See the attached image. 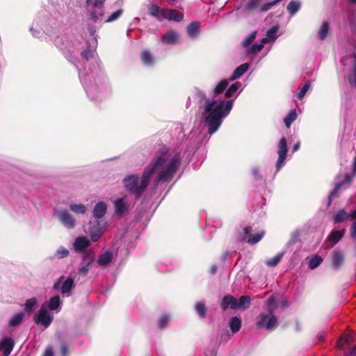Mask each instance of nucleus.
<instances>
[{
  "label": "nucleus",
  "mask_w": 356,
  "mask_h": 356,
  "mask_svg": "<svg viewBox=\"0 0 356 356\" xmlns=\"http://www.w3.org/2000/svg\"><path fill=\"white\" fill-rule=\"evenodd\" d=\"M61 356H67V347L65 343L61 345Z\"/></svg>",
  "instance_id": "obj_59"
},
{
  "label": "nucleus",
  "mask_w": 356,
  "mask_h": 356,
  "mask_svg": "<svg viewBox=\"0 0 356 356\" xmlns=\"http://www.w3.org/2000/svg\"><path fill=\"white\" fill-rule=\"evenodd\" d=\"M195 99L202 109V117L204 118V126L208 128L210 135L215 134L222 123V119L230 113L234 100L227 102L218 100L213 97L211 99L207 97L202 90H197L195 93Z\"/></svg>",
  "instance_id": "obj_1"
},
{
  "label": "nucleus",
  "mask_w": 356,
  "mask_h": 356,
  "mask_svg": "<svg viewBox=\"0 0 356 356\" xmlns=\"http://www.w3.org/2000/svg\"><path fill=\"white\" fill-rule=\"evenodd\" d=\"M344 261V255L340 251H334L332 258V267L335 270H339L343 265Z\"/></svg>",
  "instance_id": "obj_14"
},
{
  "label": "nucleus",
  "mask_w": 356,
  "mask_h": 356,
  "mask_svg": "<svg viewBox=\"0 0 356 356\" xmlns=\"http://www.w3.org/2000/svg\"><path fill=\"white\" fill-rule=\"evenodd\" d=\"M180 165V154L176 153L170 159L166 168L161 170L155 181L156 184L160 181H168L172 179L175 172L177 171Z\"/></svg>",
  "instance_id": "obj_3"
},
{
  "label": "nucleus",
  "mask_w": 356,
  "mask_h": 356,
  "mask_svg": "<svg viewBox=\"0 0 356 356\" xmlns=\"http://www.w3.org/2000/svg\"><path fill=\"white\" fill-rule=\"evenodd\" d=\"M352 177L350 174H346L344 180L335 184L334 189L330 192L327 198V207H330L334 198L339 196V192L342 186L346 184H350Z\"/></svg>",
  "instance_id": "obj_10"
},
{
  "label": "nucleus",
  "mask_w": 356,
  "mask_h": 356,
  "mask_svg": "<svg viewBox=\"0 0 356 356\" xmlns=\"http://www.w3.org/2000/svg\"><path fill=\"white\" fill-rule=\"evenodd\" d=\"M177 40V35L172 30L161 36V41L165 44H175Z\"/></svg>",
  "instance_id": "obj_23"
},
{
  "label": "nucleus",
  "mask_w": 356,
  "mask_h": 356,
  "mask_svg": "<svg viewBox=\"0 0 356 356\" xmlns=\"http://www.w3.org/2000/svg\"><path fill=\"white\" fill-rule=\"evenodd\" d=\"M350 233L353 238H356V221L352 223L350 229Z\"/></svg>",
  "instance_id": "obj_55"
},
{
  "label": "nucleus",
  "mask_w": 356,
  "mask_h": 356,
  "mask_svg": "<svg viewBox=\"0 0 356 356\" xmlns=\"http://www.w3.org/2000/svg\"><path fill=\"white\" fill-rule=\"evenodd\" d=\"M95 261V253L92 251L87 252L83 257L80 266L79 268V273L82 276H86L92 264Z\"/></svg>",
  "instance_id": "obj_9"
},
{
  "label": "nucleus",
  "mask_w": 356,
  "mask_h": 356,
  "mask_svg": "<svg viewBox=\"0 0 356 356\" xmlns=\"http://www.w3.org/2000/svg\"><path fill=\"white\" fill-rule=\"evenodd\" d=\"M288 152V148L286 145V139L283 137L280 139L278 143V159L276 162V171H279L283 166L286 154Z\"/></svg>",
  "instance_id": "obj_7"
},
{
  "label": "nucleus",
  "mask_w": 356,
  "mask_h": 356,
  "mask_svg": "<svg viewBox=\"0 0 356 356\" xmlns=\"http://www.w3.org/2000/svg\"><path fill=\"white\" fill-rule=\"evenodd\" d=\"M241 83L239 82H235L232 84L229 88L225 91V97L230 98L232 97L234 93L237 91L238 88L240 87Z\"/></svg>",
  "instance_id": "obj_39"
},
{
  "label": "nucleus",
  "mask_w": 356,
  "mask_h": 356,
  "mask_svg": "<svg viewBox=\"0 0 356 356\" xmlns=\"http://www.w3.org/2000/svg\"><path fill=\"white\" fill-rule=\"evenodd\" d=\"M346 229L334 230L333 229L324 242L325 249L332 248L338 243L344 236Z\"/></svg>",
  "instance_id": "obj_8"
},
{
  "label": "nucleus",
  "mask_w": 356,
  "mask_h": 356,
  "mask_svg": "<svg viewBox=\"0 0 356 356\" xmlns=\"http://www.w3.org/2000/svg\"><path fill=\"white\" fill-rule=\"evenodd\" d=\"M252 175L254 176L256 179H261V176L260 175L259 170L257 168H254L252 171Z\"/></svg>",
  "instance_id": "obj_58"
},
{
  "label": "nucleus",
  "mask_w": 356,
  "mask_h": 356,
  "mask_svg": "<svg viewBox=\"0 0 356 356\" xmlns=\"http://www.w3.org/2000/svg\"><path fill=\"white\" fill-rule=\"evenodd\" d=\"M70 209L72 211L77 214H84L86 212V207L82 204H72L70 206Z\"/></svg>",
  "instance_id": "obj_38"
},
{
  "label": "nucleus",
  "mask_w": 356,
  "mask_h": 356,
  "mask_svg": "<svg viewBox=\"0 0 356 356\" xmlns=\"http://www.w3.org/2000/svg\"><path fill=\"white\" fill-rule=\"evenodd\" d=\"M252 228L251 226H246L243 228V236L242 238V241H245L247 236H250L251 235Z\"/></svg>",
  "instance_id": "obj_54"
},
{
  "label": "nucleus",
  "mask_w": 356,
  "mask_h": 356,
  "mask_svg": "<svg viewBox=\"0 0 356 356\" xmlns=\"http://www.w3.org/2000/svg\"><path fill=\"white\" fill-rule=\"evenodd\" d=\"M149 12L152 16L159 18L160 9L158 6L155 4L150 5V6L149 7Z\"/></svg>",
  "instance_id": "obj_50"
},
{
  "label": "nucleus",
  "mask_w": 356,
  "mask_h": 356,
  "mask_svg": "<svg viewBox=\"0 0 356 356\" xmlns=\"http://www.w3.org/2000/svg\"><path fill=\"white\" fill-rule=\"evenodd\" d=\"M263 49V44H253L249 50L250 54H256Z\"/></svg>",
  "instance_id": "obj_53"
},
{
  "label": "nucleus",
  "mask_w": 356,
  "mask_h": 356,
  "mask_svg": "<svg viewBox=\"0 0 356 356\" xmlns=\"http://www.w3.org/2000/svg\"><path fill=\"white\" fill-rule=\"evenodd\" d=\"M141 61L145 65H152L154 61V56L147 49L143 50L140 54Z\"/></svg>",
  "instance_id": "obj_21"
},
{
  "label": "nucleus",
  "mask_w": 356,
  "mask_h": 356,
  "mask_svg": "<svg viewBox=\"0 0 356 356\" xmlns=\"http://www.w3.org/2000/svg\"><path fill=\"white\" fill-rule=\"evenodd\" d=\"M36 304L37 300L35 298H32L26 300L24 304L25 311L29 314H31L34 311Z\"/></svg>",
  "instance_id": "obj_35"
},
{
  "label": "nucleus",
  "mask_w": 356,
  "mask_h": 356,
  "mask_svg": "<svg viewBox=\"0 0 356 356\" xmlns=\"http://www.w3.org/2000/svg\"><path fill=\"white\" fill-rule=\"evenodd\" d=\"M90 245V243L88 239L83 236H79L76 238L74 247L75 250L81 251L87 248Z\"/></svg>",
  "instance_id": "obj_18"
},
{
  "label": "nucleus",
  "mask_w": 356,
  "mask_h": 356,
  "mask_svg": "<svg viewBox=\"0 0 356 356\" xmlns=\"http://www.w3.org/2000/svg\"><path fill=\"white\" fill-rule=\"evenodd\" d=\"M256 325L259 328H265L266 330L272 331L278 325V318L275 312H261L257 318Z\"/></svg>",
  "instance_id": "obj_4"
},
{
  "label": "nucleus",
  "mask_w": 356,
  "mask_h": 356,
  "mask_svg": "<svg viewBox=\"0 0 356 356\" xmlns=\"http://www.w3.org/2000/svg\"><path fill=\"white\" fill-rule=\"evenodd\" d=\"M237 299L231 295H226L223 297L221 307L223 310L227 309L230 307L232 309H236Z\"/></svg>",
  "instance_id": "obj_15"
},
{
  "label": "nucleus",
  "mask_w": 356,
  "mask_h": 356,
  "mask_svg": "<svg viewBox=\"0 0 356 356\" xmlns=\"http://www.w3.org/2000/svg\"><path fill=\"white\" fill-rule=\"evenodd\" d=\"M195 309L196 312L198 314V315L202 318H204L207 316V308L204 303L202 302H197L195 304Z\"/></svg>",
  "instance_id": "obj_34"
},
{
  "label": "nucleus",
  "mask_w": 356,
  "mask_h": 356,
  "mask_svg": "<svg viewBox=\"0 0 356 356\" xmlns=\"http://www.w3.org/2000/svg\"><path fill=\"white\" fill-rule=\"evenodd\" d=\"M63 276H61L58 278V280H57V282L54 284V289L55 290H58L59 288H60V284L63 279Z\"/></svg>",
  "instance_id": "obj_60"
},
{
  "label": "nucleus",
  "mask_w": 356,
  "mask_h": 356,
  "mask_svg": "<svg viewBox=\"0 0 356 356\" xmlns=\"http://www.w3.org/2000/svg\"><path fill=\"white\" fill-rule=\"evenodd\" d=\"M24 314L23 312L15 314L9 321V325L15 327L19 325L23 321Z\"/></svg>",
  "instance_id": "obj_32"
},
{
  "label": "nucleus",
  "mask_w": 356,
  "mask_h": 356,
  "mask_svg": "<svg viewBox=\"0 0 356 356\" xmlns=\"http://www.w3.org/2000/svg\"><path fill=\"white\" fill-rule=\"evenodd\" d=\"M209 272L212 274V275H215L217 272V266L216 265H213L210 270H209Z\"/></svg>",
  "instance_id": "obj_61"
},
{
  "label": "nucleus",
  "mask_w": 356,
  "mask_h": 356,
  "mask_svg": "<svg viewBox=\"0 0 356 356\" xmlns=\"http://www.w3.org/2000/svg\"><path fill=\"white\" fill-rule=\"evenodd\" d=\"M170 321V316L166 314L162 315L159 319V326L161 329H165Z\"/></svg>",
  "instance_id": "obj_47"
},
{
  "label": "nucleus",
  "mask_w": 356,
  "mask_h": 356,
  "mask_svg": "<svg viewBox=\"0 0 356 356\" xmlns=\"http://www.w3.org/2000/svg\"><path fill=\"white\" fill-rule=\"evenodd\" d=\"M241 320L239 317L234 316L230 319L229 327L233 333H236L241 329Z\"/></svg>",
  "instance_id": "obj_28"
},
{
  "label": "nucleus",
  "mask_w": 356,
  "mask_h": 356,
  "mask_svg": "<svg viewBox=\"0 0 356 356\" xmlns=\"http://www.w3.org/2000/svg\"><path fill=\"white\" fill-rule=\"evenodd\" d=\"M57 216L59 220L65 227L69 229H72L75 227V220L67 210H61L58 211Z\"/></svg>",
  "instance_id": "obj_11"
},
{
  "label": "nucleus",
  "mask_w": 356,
  "mask_h": 356,
  "mask_svg": "<svg viewBox=\"0 0 356 356\" xmlns=\"http://www.w3.org/2000/svg\"><path fill=\"white\" fill-rule=\"evenodd\" d=\"M229 80L223 79L220 81V82L216 86L213 90V97L217 99V97L219 95L222 94L228 86Z\"/></svg>",
  "instance_id": "obj_24"
},
{
  "label": "nucleus",
  "mask_w": 356,
  "mask_h": 356,
  "mask_svg": "<svg viewBox=\"0 0 356 356\" xmlns=\"http://www.w3.org/2000/svg\"><path fill=\"white\" fill-rule=\"evenodd\" d=\"M42 356H54V351L51 347L47 348L43 353Z\"/></svg>",
  "instance_id": "obj_57"
},
{
  "label": "nucleus",
  "mask_w": 356,
  "mask_h": 356,
  "mask_svg": "<svg viewBox=\"0 0 356 356\" xmlns=\"http://www.w3.org/2000/svg\"><path fill=\"white\" fill-rule=\"evenodd\" d=\"M349 218V214L344 210H339L334 216L333 220L334 223L343 222Z\"/></svg>",
  "instance_id": "obj_30"
},
{
  "label": "nucleus",
  "mask_w": 356,
  "mask_h": 356,
  "mask_svg": "<svg viewBox=\"0 0 356 356\" xmlns=\"http://www.w3.org/2000/svg\"><path fill=\"white\" fill-rule=\"evenodd\" d=\"M300 142H297L293 147V152H296L299 148H300Z\"/></svg>",
  "instance_id": "obj_62"
},
{
  "label": "nucleus",
  "mask_w": 356,
  "mask_h": 356,
  "mask_svg": "<svg viewBox=\"0 0 356 356\" xmlns=\"http://www.w3.org/2000/svg\"><path fill=\"white\" fill-rule=\"evenodd\" d=\"M299 8L300 3L294 1H290L287 6V10L291 15H294L299 10Z\"/></svg>",
  "instance_id": "obj_43"
},
{
  "label": "nucleus",
  "mask_w": 356,
  "mask_h": 356,
  "mask_svg": "<svg viewBox=\"0 0 356 356\" xmlns=\"http://www.w3.org/2000/svg\"><path fill=\"white\" fill-rule=\"evenodd\" d=\"M329 28H330V24H329L328 22H327V21L323 22V24L318 33V38L319 40H324L327 38L328 31H329Z\"/></svg>",
  "instance_id": "obj_29"
},
{
  "label": "nucleus",
  "mask_w": 356,
  "mask_h": 356,
  "mask_svg": "<svg viewBox=\"0 0 356 356\" xmlns=\"http://www.w3.org/2000/svg\"><path fill=\"white\" fill-rule=\"evenodd\" d=\"M349 218L352 220H356V209L349 214Z\"/></svg>",
  "instance_id": "obj_64"
},
{
  "label": "nucleus",
  "mask_w": 356,
  "mask_h": 356,
  "mask_svg": "<svg viewBox=\"0 0 356 356\" xmlns=\"http://www.w3.org/2000/svg\"><path fill=\"white\" fill-rule=\"evenodd\" d=\"M353 61L351 67V73L348 76L350 85L356 88V54H353Z\"/></svg>",
  "instance_id": "obj_20"
},
{
  "label": "nucleus",
  "mask_w": 356,
  "mask_h": 356,
  "mask_svg": "<svg viewBox=\"0 0 356 356\" xmlns=\"http://www.w3.org/2000/svg\"><path fill=\"white\" fill-rule=\"evenodd\" d=\"M122 13H123L122 9H119V10L115 11L107 18V19L105 21V22L110 23V22L115 21L122 15Z\"/></svg>",
  "instance_id": "obj_46"
},
{
  "label": "nucleus",
  "mask_w": 356,
  "mask_h": 356,
  "mask_svg": "<svg viewBox=\"0 0 356 356\" xmlns=\"http://www.w3.org/2000/svg\"><path fill=\"white\" fill-rule=\"evenodd\" d=\"M107 210V206L104 202H98L93 209V216L99 219L104 216Z\"/></svg>",
  "instance_id": "obj_16"
},
{
  "label": "nucleus",
  "mask_w": 356,
  "mask_h": 356,
  "mask_svg": "<svg viewBox=\"0 0 356 356\" xmlns=\"http://www.w3.org/2000/svg\"><path fill=\"white\" fill-rule=\"evenodd\" d=\"M34 321L36 324H41L47 328L52 323L53 316L49 314L46 308L42 307L34 316Z\"/></svg>",
  "instance_id": "obj_6"
},
{
  "label": "nucleus",
  "mask_w": 356,
  "mask_h": 356,
  "mask_svg": "<svg viewBox=\"0 0 356 356\" xmlns=\"http://www.w3.org/2000/svg\"><path fill=\"white\" fill-rule=\"evenodd\" d=\"M113 258V256L111 252H106L99 256L97 263L99 266H106L112 261Z\"/></svg>",
  "instance_id": "obj_22"
},
{
  "label": "nucleus",
  "mask_w": 356,
  "mask_h": 356,
  "mask_svg": "<svg viewBox=\"0 0 356 356\" xmlns=\"http://www.w3.org/2000/svg\"><path fill=\"white\" fill-rule=\"evenodd\" d=\"M114 205L115 213L118 215H122L127 211L128 206L122 198L115 200Z\"/></svg>",
  "instance_id": "obj_26"
},
{
  "label": "nucleus",
  "mask_w": 356,
  "mask_h": 356,
  "mask_svg": "<svg viewBox=\"0 0 356 356\" xmlns=\"http://www.w3.org/2000/svg\"><path fill=\"white\" fill-rule=\"evenodd\" d=\"M276 302V298L274 296H271L268 298L267 300V305H268V311L270 312H275V309H276L277 306L275 305Z\"/></svg>",
  "instance_id": "obj_44"
},
{
  "label": "nucleus",
  "mask_w": 356,
  "mask_h": 356,
  "mask_svg": "<svg viewBox=\"0 0 356 356\" xmlns=\"http://www.w3.org/2000/svg\"><path fill=\"white\" fill-rule=\"evenodd\" d=\"M251 298L249 296H242L236 302V309L245 310L250 305Z\"/></svg>",
  "instance_id": "obj_25"
},
{
  "label": "nucleus",
  "mask_w": 356,
  "mask_h": 356,
  "mask_svg": "<svg viewBox=\"0 0 356 356\" xmlns=\"http://www.w3.org/2000/svg\"><path fill=\"white\" fill-rule=\"evenodd\" d=\"M348 341L349 339L348 337H341L338 341V347L340 348H342L346 343L348 342Z\"/></svg>",
  "instance_id": "obj_56"
},
{
  "label": "nucleus",
  "mask_w": 356,
  "mask_h": 356,
  "mask_svg": "<svg viewBox=\"0 0 356 356\" xmlns=\"http://www.w3.org/2000/svg\"><path fill=\"white\" fill-rule=\"evenodd\" d=\"M200 22L195 21L189 24L186 28L187 33L190 36H194L199 33Z\"/></svg>",
  "instance_id": "obj_27"
},
{
  "label": "nucleus",
  "mask_w": 356,
  "mask_h": 356,
  "mask_svg": "<svg viewBox=\"0 0 356 356\" xmlns=\"http://www.w3.org/2000/svg\"><path fill=\"white\" fill-rule=\"evenodd\" d=\"M75 286L73 278L68 277L63 283L60 288L61 293L69 296L72 289Z\"/></svg>",
  "instance_id": "obj_19"
},
{
  "label": "nucleus",
  "mask_w": 356,
  "mask_h": 356,
  "mask_svg": "<svg viewBox=\"0 0 356 356\" xmlns=\"http://www.w3.org/2000/svg\"><path fill=\"white\" fill-rule=\"evenodd\" d=\"M282 0H275L273 1L268 2L266 3L262 4L259 8V10L260 12H266L268 10H270L273 6L277 5L280 2H281Z\"/></svg>",
  "instance_id": "obj_42"
},
{
  "label": "nucleus",
  "mask_w": 356,
  "mask_h": 356,
  "mask_svg": "<svg viewBox=\"0 0 356 356\" xmlns=\"http://www.w3.org/2000/svg\"><path fill=\"white\" fill-rule=\"evenodd\" d=\"M15 343L11 338H5L3 340L0 341V349L3 350V356H8L13 347Z\"/></svg>",
  "instance_id": "obj_13"
},
{
  "label": "nucleus",
  "mask_w": 356,
  "mask_h": 356,
  "mask_svg": "<svg viewBox=\"0 0 356 356\" xmlns=\"http://www.w3.org/2000/svg\"><path fill=\"white\" fill-rule=\"evenodd\" d=\"M310 86L311 84L309 82H307L305 84V86L301 88V90L297 95V97L298 99H302L305 97Z\"/></svg>",
  "instance_id": "obj_49"
},
{
  "label": "nucleus",
  "mask_w": 356,
  "mask_h": 356,
  "mask_svg": "<svg viewBox=\"0 0 356 356\" xmlns=\"http://www.w3.org/2000/svg\"><path fill=\"white\" fill-rule=\"evenodd\" d=\"M349 356H356V346L350 350Z\"/></svg>",
  "instance_id": "obj_63"
},
{
  "label": "nucleus",
  "mask_w": 356,
  "mask_h": 356,
  "mask_svg": "<svg viewBox=\"0 0 356 356\" xmlns=\"http://www.w3.org/2000/svg\"><path fill=\"white\" fill-rule=\"evenodd\" d=\"M262 0H249L245 6V9L248 11H252L259 8V4Z\"/></svg>",
  "instance_id": "obj_40"
},
{
  "label": "nucleus",
  "mask_w": 356,
  "mask_h": 356,
  "mask_svg": "<svg viewBox=\"0 0 356 356\" xmlns=\"http://www.w3.org/2000/svg\"><path fill=\"white\" fill-rule=\"evenodd\" d=\"M106 0H86L88 6L92 5L93 10L90 14L93 22H97L104 15L103 6Z\"/></svg>",
  "instance_id": "obj_5"
},
{
  "label": "nucleus",
  "mask_w": 356,
  "mask_h": 356,
  "mask_svg": "<svg viewBox=\"0 0 356 356\" xmlns=\"http://www.w3.org/2000/svg\"><path fill=\"white\" fill-rule=\"evenodd\" d=\"M264 235H265V231H261L255 234H251L248 237L247 242H248V243H249L252 245H254V244L257 243L258 242H259L261 240V238L264 237Z\"/></svg>",
  "instance_id": "obj_33"
},
{
  "label": "nucleus",
  "mask_w": 356,
  "mask_h": 356,
  "mask_svg": "<svg viewBox=\"0 0 356 356\" xmlns=\"http://www.w3.org/2000/svg\"><path fill=\"white\" fill-rule=\"evenodd\" d=\"M168 149L165 147L161 149L152 161L144 169L142 176L129 175L123 179V184L127 191L139 199L144 193L149 184L152 176L167 161Z\"/></svg>",
  "instance_id": "obj_2"
},
{
  "label": "nucleus",
  "mask_w": 356,
  "mask_h": 356,
  "mask_svg": "<svg viewBox=\"0 0 356 356\" xmlns=\"http://www.w3.org/2000/svg\"><path fill=\"white\" fill-rule=\"evenodd\" d=\"M297 113L296 109H292L284 118V122L287 128H289L293 122L297 118Z\"/></svg>",
  "instance_id": "obj_31"
},
{
  "label": "nucleus",
  "mask_w": 356,
  "mask_h": 356,
  "mask_svg": "<svg viewBox=\"0 0 356 356\" xmlns=\"http://www.w3.org/2000/svg\"><path fill=\"white\" fill-rule=\"evenodd\" d=\"M89 234L90 236V239L93 242H96L99 240L102 235V232L99 229H95L89 227Z\"/></svg>",
  "instance_id": "obj_41"
},
{
  "label": "nucleus",
  "mask_w": 356,
  "mask_h": 356,
  "mask_svg": "<svg viewBox=\"0 0 356 356\" xmlns=\"http://www.w3.org/2000/svg\"><path fill=\"white\" fill-rule=\"evenodd\" d=\"M282 254H277L274 257L269 259L266 261V264L270 267L276 266L280 261Z\"/></svg>",
  "instance_id": "obj_45"
},
{
  "label": "nucleus",
  "mask_w": 356,
  "mask_h": 356,
  "mask_svg": "<svg viewBox=\"0 0 356 356\" xmlns=\"http://www.w3.org/2000/svg\"><path fill=\"white\" fill-rule=\"evenodd\" d=\"M162 17L169 20L181 22L184 19V15L177 10L164 9L161 11Z\"/></svg>",
  "instance_id": "obj_12"
},
{
  "label": "nucleus",
  "mask_w": 356,
  "mask_h": 356,
  "mask_svg": "<svg viewBox=\"0 0 356 356\" xmlns=\"http://www.w3.org/2000/svg\"><path fill=\"white\" fill-rule=\"evenodd\" d=\"M69 254V251L64 247H60L56 253L58 258L62 259L66 257Z\"/></svg>",
  "instance_id": "obj_51"
},
{
  "label": "nucleus",
  "mask_w": 356,
  "mask_h": 356,
  "mask_svg": "<svg viewBox=\"0 0 356 356\" xmlns=\"http://www.w3.org/2000/svg\"><path fill=\"white\" fill-rule=\"evenodd\" d=\"M60 297L55 296L49 299L48 307L50 310H56L60 307Z\"/></svg>",
  "instance_id": "obj_36"
},
{
  "label": "nucleus",
  "mask_w": 356,
  "mask_h": 356,
  "mask_svg": "<svg viewBox=\"0 0 356 356\" xmlns=\"http://www.w3.org/2000/svg\"><path fill=\"white\" fill-rule=\"evenodd\" d=\"M249 64L248 63H243L237 67L234 71L232 75L229 79V81H233L235 79L240 78L245 72L249 69Z\"/></svg>",
  "instance_id": "obj_17"
},
{
  "label": "nucleus",
  "mask_w": 356,
  "mask_h": 356,
  "mask_svg": "<svg viewBox=\"0 0 356 356\" xmlns=\"http://www.w3.org/2000/svg\"><path fill=\"white\" fill-rule=\"evenodd\" d=\"M256 32H252L248 35L243 41L242 44L244 47H248L255 39Z\"/></svg>",
  "instance_id": "obj_48"
},
{
  "label": "nucleus",
  "mask_w": 356,
  "mask_h": 356,
  "mask_svg": "<svg viewBox=\"0 0 356 356\" xmlns=\"http://www.w3.org/2000/svg\"><path fill=\"white\" fill-rule=\"evenodd\" d=\"M322 262L323 259L318 255H315L310 259L309 262V268L314 270L319 266Z\"/></svg>",
  "instance_id": "obj_37"
},
{
  "label": "nucleus",
  "mask_w": 356,
  "mask_h": 356,
  "mask_svg": "<svg viewBox=\"0 0 356 356\" xmlns=\"http://www.w3.org/2000/svg\"><path fill=\"white\" fill-rule=\"evenodd\" d=\"M277 32V27L273 26L267 31L266 36H268L271 40H275L277 38V36H276Z\"/></svg>",
  "instance_id": "obj_52"
}]
</instances>
